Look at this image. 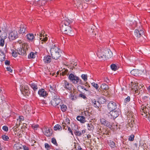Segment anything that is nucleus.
<instances>
[{"instance_id":"1","label":"nucleus","mask_w":150,"mask_h":150,"mask_svg":"<svg viewBox=\"0 0 150 150\" xmlns=\"http://www.w3.org/2000/svg\"><path fill=\"white\" fill-rule=\"evenodd\" d=\"M69 21H62L60 25V30L64 34L70 36H73L72 31L71 27V25Z\"/></svg>"},{"instance_id":"2","label":"nucleus","mask_w":150,"mask_h":150,"mask_svg":"<svg viewBox=\"0 0 150 150\" xmlns=\"http://www.w3.org/2000/svg\"><path fill=\"white\" fill-rule=\"evenodd\" d=\"M21 93L24 96H28L30 94L29 85L28 83L22 84L20 86Z\"/></svg>"},{"instance_id":"3","label":"nucleus","mask_w":150,"mask_h":150,"mask_svg":"<svg viewBox=\"0 0 150 150\" xmlns=\"http://www.w3.org/2000/svg\"><path fill=\"white\" fill-rule=\"evenodd\" d=\"M68 79L70 81L74 84L77 85H82L83 84L81 80L79 79V77L72 74H71L69 75Z\"/></svg>"},{"instance_id":"4","label":"nucleus","mask_w":150,"mask_h":150,"mask_svg":"<svg viewBox=\"0 0 150 150\" xmlns=\"http://www.w3.org/2000/svg\"><path fill=\"white\" fill-rule=\"evenodd\" d=\"M82 115L84 116H78L76 119L81 123H84L86 121V119L89 115V113L87 112L84 111Z\"/></svg>"},{"instance_id":"5","label":"nucleus","mask_w":150,"mask_h":150,"mask_svg":"<svg viewBox=\"0 0 150 150\" xmlns=\"http://www.w3.org/2000/svg\"><path fill=\"white\" fill-rule=\"evenodd\" d=\"M60 51V50H57L56 51L52 50V52H50L52 58L56 60L58 59L60 56V55L59 54V52Z\"/></svg>"},{"instance_id":"6","label":"nucleus","mask_w":150,"mask_h":150,"mask_svg":"<svg viewBox=\"0 0 150 150\" xmlns=\"http://www.w3.org/2000/svg\"><path fill=\"white\" fill-rule=\"evenodd\" d=\"M117 105L116 103L113 101H111L108 105V108L109 110H114L117 108Z\"/></svg>"},{"instance_id":"7","label":"nucleus","mask_w":150,"mask_h":150,"mask_svg":"<svg viewBox=\"0 0 150 150\" xmlns=\"http://www.w3.org/2000/svg\"><path fill=\"white\" fill-rule=\"evenodd\" d=\"M61 101L59 98L57 96L55 98H54L51 101V103L53 106L56 107L57 105H59Z\"/></svg>"},{"instance_id":"8","label":"nucleus","mask_w":150,"mask_h":150,"mask_svg":"<svg viewBox=\"0 0 150 150\" xmlns=\"http://www.w3.org/2000/svg\"><path fill=\"white\" fill-rule=\"evenodd\" d=\"M104 50H102L100 49H99L97 51L96 54L97 56L99 58H102V60H104L105 59V52H104Z\"/></svg>"},{"instance_id":"9","label":"nucleus","mask_w":150,"mask_h":150,"mask_svg":"<svg viewBox=\"0 0 150 150\" xmlns=\"http://www.w3.org/2000/svg\"><path fill=\"white\" fill-rule=\"evenodd\" d=\"M2 30L4 32H5V29L4 28V29H2ZM4 36L1 35V36L0 35V46H3L4 44V39H5L7 38V35L6 33L4 32V33H3Z\"/></svg>"},{"instance_id":"10","label":"nucleus","mask_w":150,"mask_h":150,"mask_svg":"<svg viewBox=\"0 0 150 150\" xmlns=\"http://www.w3.org/2000/svg\"><path fill=\"white\" fill-rule=\"evenodd\" d=\"M16 51L18 54L19 55L23 56H25L26 55V50L23 48V46H22V47H21L18 48Z\"/></svg>"},{"instance_id":"11","label":"nucleus","mask_w":150,"mask_h":150,"mask_svg":"<svg viewBox=\"0 0 150 150\" xmlns=\"http://www.w3.org/2000/svg\"><path fill=\"white\" fill-rule=\"evenodd\" d=\"M64 85L63 86L67 90H71L72 88V84L68 82L66 80H64Z\"/></svg>"},{"instance_id":"12","label":"nucleus","mask_w":150,"mask_h":150,"mask_svg":"<svg viewBox=\"0 0 150 150\" xmlns=\"http://www.w3.org/2000/svg\"><path fill=\"white\" fill-rule=\"evenodd\" d=\"M104 52L105 55V59H109L112 56V53L110 50L107 49L106 50H104Z\"/></svg>"},{"instance_id":"13","label":"nucleus","mask_w":150,"mask_h":150,"mask_svg":"<svg viewBox=\"0 0 150 150\" xmlns=\"http://www.w3.org/2000/svg\"><path fill=\"white\" fill-rule=\"evenodd\" d=\"M144 34V31L142 30L136 29L134 32V35L137 38H139Z\"/></svg>"},{"instance_id":"14","label":"nucleus","mask_w":150,"mask_h":150,"mask_svg":"<svg viewBox=\"0 0 150 150\" xmlns=\"http://www.w3.org/2000/svg\"><path fill=\"white\" fill-rule=\"evenodd\" d=\"M38 94L40 96L46 97L48 95V93L47 91H45L44 89L42 88L39 89L38 92Z\"/></svg>"},{"instance_id":"15","label":"nucleus","mask_w":150,"mask_h":150,"mask_svg":"<svg viewBox=\"0 0 150 150\" xmlns=\"http://www.w3.org/2000/svg\"><path fill=\"white\" fill-rule=\"evenodd\" d=\"M111 116L112 117L113 119H115L119 115V112L117 110L110 111L109 113Z\"/></svg>"},{"instance_id":"16","label":"nucleus","mask_w":150,"mask_h":150,"mask_svg":"<svg viewBox=\"0 0 150 150\" xmlns=\"http://www.w3.org/2000/svg\"><path fill=\"white\" fill-rule=\"evenodd\" d=\"M99 100V101H96L95 99L92 100V104L94 107L99 108L100 105V102H99L100 101V100H103V102H105V99L103 98H100Z\"/></svg>"},{"instance_id":"17","label":"nucleus","mask_w":150,"mask_h":150,"mask_svg":"<svg viewBox=\"0 0 150 150\" xmlns=\"http://www.w3.org/2000/svg\"><path fill=\"white\" fill-rule=\"evenodd\" d=\"M140 86H139L137 83H134L132 85L131 89L132 90L134 91L135 93H138V90L140 89Z\"/></svg>"},{"instance_id":"18","label":"nucleus","mask_w":150,"mask_h":150,"mask_svg":"<svg viewBox=\"0 0 150 150\" xmlns=\"http://www.w3.org/2000/svg\"><path fill=\"white\" fill-rule=\"evenodd\" d=\"M100 122L101 124L105 126L108 127H109L110 126V122L104 118H102L100 119Z\"/></svg>"},{"instance_id":"19","label":"nucleus","mask_w":150,"mask_h":150,"mask_svg":"<svg viewBox=\"0 0 150 150\" xmlns=\"http://www.w3.org/2000/svg\"><path fill=\"white\" fill-rule=\"evenodd\" d=\"M52 59L50 56L47 55L44 57L43 61L45 63H50Z\"/></svg>"},{"instance_id":"20","label":"nucleus","mask_w":150,"mask_h":150,"mask_svg":"<svg viewBox=\"0 0 150 150\" xmlns=\"http://www.w3.org/2000/svg\"><path fill=\"white\" fill-rule=\"evenodd\" d=\"M45 132L44 134L47 137H50L52 135V132L51 129L46 128Z\"/></svg>"},{"instance_id":"21","label":"nucleus","mask_w":150,"mask_h":150,"mask_svg":"<svg viewBox=\"0 0 150 150\" xmlns=\"http://www.w3.org/2000/svg\"><path fill=\"white\" fill-rule=\"evenodd\" d=\"M46 1L44 0H39L37 2H36L35 4L38 6H43L45 5Z\"/></svg>"},{"instance_id":"22","label":"nucleus","mask_w":150,"mask_h":150,"mask_svg":"<svg viewBox=\"0 0 150 150\" xmlns=\"http://www.w3.org/2000/svg\"><path fill=\"white\" fill-rule=\"evenodd\" d=\"M26 37L28 40L31 42H32L35 38L34 35L33 33H29L27 34Z\"/></svg>"},{"instance_id":"23","label":"nucleus","mask_w":150,"mask_h":150,"mask_svg":"<svg viewBox=\"0 0 150 150\" xmlns=\"http://www.w3.org/2000/svg\"><path fill=\"white\" fill-rule=\"evenodd\" d=\"M29 85L34 91H35L38 90V88L37 84L32 82L30 83Z\"/></svg>"},{"instance_id":"24","label":"nucleus","mask_w":150,"mask_h":150,"mask_svg":"<svg viewBox=\"0 0 150 150\" xmlns=\"http://www.w3.org/2000/svg\"><path fill=\"white\" fill-rule=\"evenodd\" d=\"M78 96L76 93H71L70 95L69 96L70 98L72 100H76Z\"/></svg>"},{"instance_id":"25","label":"nucleus","mask_w":150,"mask_h":150,"mask_svg":"<svg viewBox=\"0 0 150 150\" xmlns=\"http://www.w3.org/2000/svg\"><path fill=\"white\" fill-rule=\"evenodd\" d=\"M9 37L10 39L13 40L17 38L18 35L16 33L15 34L13 33L12 32L9 34Z\"/></svg>"},{"instance_id":"26","label":"nucleus","mask_w":150,"mask_h":150,"mask_svg":"<svg viewBox=\"0 0 150 150\" xmlns=\"http://www.w3.org/2000/svg\"><path fill=\"white\" fill-rule=\"evenodd\" d=\"M100 87L102 89L105 91H107L109 88L108 86L105 83H103L101 85Z\"/></svg>"},{"instance_id":"27","label":"nucleus","mask_w":150,"mask_h":150,"mask_svg":"<svg viewBox=\"0 0 150 150\" xmlns=\"http://www.w3.org/2000/svg\"><path fill=\"white\" fill-rule=\"evenodd\" d=\"M61 110L63 112H65L67 109V106L64 104L60 105Z\"/></svg>"},{"instance_id":"28","label":"nucleus","mask_w":150,"mask_h":150,"mask_svg":"<svg viewBox=\"0 0 150 150\" xmlns=\"http://www.w3.org/2000/svg\"><path fill=\"white\" fill-rule=\"evenodd\" d=\"M129 126L131 127V129L132 130H134V127H136V125L134 121L133 120L131 121V122L129 123Z\"/></svg>"},{"instance_id":"29","label":"nucleus","mask_w":150,"mask_h":150,"mask_svg":"<svg viewBox=\"0 0 150 150\" xmlns=\"http://www.w3.org/2000/svg\"><path fill=\"white\" fill-rule=\"evenodd\" d=\"M88 129L90 131H93L94 129V127L91 123H88L87 124Z\"/></svg>"},{"instance_id":"30","label":"nucleus","mask_w":150,"mask_h":150,"mask_svg":"<svg viewBox=\"0 0 150 150\" xmlns=\"http://www.w3.org/2000/svg\"><path fill=\"white\" fill-rule=\"evenodd\" d=\"M51 46V47L50 50V52H52V50L56 51H57V50H60L58 47L55 44L54 45L53 44H52Z\"/></svg>"},{"instance_id":"31","label":"nucleus","mask_w":150,"mask_h":150,"mask_svg":"<svg viewBox=\"0 0 150 150\" xmlns=\"http://www.w3.org/2000/svg\"><path fill=\"white\" fill-rule=\"evenodd\" d=\"M131 74L134 76H137L139 74L138 70L135 69L132 70L131 71Z\"/></svg>"},{"instance_id":"32","label":"nucleus","mask_w":150,"mask_h":150,"mask_svg":"<svg viewBox=\"0 0 150 150\" xmlns=\"http://www.w3.org/2000/svg\"><path fill=\"white\" fill-rule=\"evenodd\" d=\"M74 148L76 150H83L78 143H75Z\"/></svg>"},{"instance_id":"33","label":"nucleus","mask_w":150,"mask_h":150,"mask_svg":"<svg viewBox=\"0 0 150 150\" xmlns=\"http://www.w3.org/2000/svg\"><path fill=\"white\" fill-rule=\"evenodd\" d=\"M26 26H21L20 28V31L21 34H23L26 31Z\"/></svg>"},{"instance_id":"34","label":"nucleus","mask_w":150,"mask_h":150,"mask_svg":"<svg viewBox=\"0 0 150 150\" xmlns=\"http://www.w3.org/2000/svg\"><path fill=\"white\" fill-rule=\"evenodd\" d=\"M72 130L74 131V133L76 135L79 137H80L81 136V132L76 131V129H74L73 128H72Z\"/></svg>"},{"instance_id":"35","label":"nucleus","mask_w":150,"mask_h":150,"mask_svg":"<svg viewBox=\"0 0 150 150\" xmlns=\"http://www.w3.org/2000/svg\"><path fill=\"white\" fill-rule=\"evenodd\" d=\"M54 129L55 130L60 131L62 130V127L59 125L57 124L54 127Z\"/></svg>"},{"instance_id":"36","label":"nucleus","mask_w":150,"mask_h":150,"mask_svg":"<svg viewBox=\"0 0 150 150\" xmlns=\"http://www.w3.org/2000/svg\"><path fill=\"white\" fill-rule=\"evenodd\" d=\"M101 133L103 134L106 135H109L110 133V132L109 131L106 130V129H103V130L101 131Z\"/></svg>"},{"instance_id":"37","label":"nucleus","mask_w":150,"mask_h":150,"mask_svg":"<svg viewBox=\"0 0 150 150\" xmlns=\"http://www.w3.org/2000/svg\"><path fill=\"white\" fill-rule=\"evenodd\" d=\"M35 57V55L33 52H31L30 54L28 56V58H34Z\"/></svg>"},{"instance_id":"38","label":"nucleus","mask_w":150,"mask_h":150,"mask_svg":"<svg viewBox=\"0 0 150 150\" xmlns=\"http://www.w3.org/2000/svg\"><path fill=\"white\" fill-rule=\"evenodd\" d=\"M81 77L84 81L86 82L87 80V76L86 74H83L81 75Z\"/></svg>"},{"instance_id":"39","label":"nucleus","mask_w":150,"mask_h":150,"mask_svg":"<svg viewBox=\"0 0 150 150\" xmlns=\"http://www.w3.org/2000/svg\"><path fill=\"white\" fill-rule=\"evenodd\" d=\"M111 68L114 71H116L117 69V67L116 65L114 64H112L111 65Z\"/></svg>"},{"instance_id":"40","label":"nucleus","mask_w":150,"mask_h":150,"mask_svg":"<svg viewBox=\"0 0 150 150\" xmlns=\"http://www.w3.org/2000/svg\"><path fill=\"white\" fill-rule=\"evenodd\" d=\"M2 139L6 141H8L9 139V137L5 134L2 135L1 136Z\"/></svg>"},{"instance_id":"41","label":"nucleus","mask_w":150,"mask_h":150,"mask_svg":"<svg viewBox=\"0 0 150 150\" xmlns=\"http://www.w3.org/2000/svg\"><path fill=\"white\" fill-rule=\"evenodd\" d=\"M17 50H16L12 53V54L13 57H16L18 56V52H17Z\"/></svg>"},{"instance_id":"42","label":"nucleus","mask_w":150,"mask_h":150,"mask_svg":"<svg viewBox=\"0 0 150 150\" xmlns=\"http://www.w3.org/2000/svg\"><path fill=\"white\" fill-rule=\"evenodd\" d=\"M134 135L133 134H131L129 137L128 140L129 141H132L134 140Z\"/></svg>"},{"instance_id":"43","label":"nucleus","mask_w":150,"mask_h":150,"mask_svg":"<svg viewBox=\"0 0 150 150\" xmlns=\"http://www.w3.org/2000/svg\"><path fill=\"white\" fill-rule=\"evenodd\" d=\"M52 142L55 145L57 146L58 144L56 140L54 138H53L52 139Z\"/></svg>"},{"instance_id":"44","label":"nucleus","mask_w":150,"mask_h":150,"mask_svg":"<svg viewBox=\"0 0 150 150\" xmlns=\"http://www.w3.org/2000/svg\"><path fill=\"white\" fill-rule=\"evenodd\" d=\"M68 127L66 123H62V127H63V129H65V130H67V128H68V127Z\"/></svg>"},{"instance_id":"45","label":"nucleus","mask_w":150,"mask_h":150,"mask_svg":"<svg viewBox=\"0 0 150 150\" xmlns=\"http://www.w3.org/2000/svg\"><path fill=\"white\" fill-rule=\"evenodd\" d=\"M92 86L95 88L96 89H97L98 88L99 86L98 84L94 82H93L91 83Z\"/></svg>"},{"instance_id":"46","label":"nucleus","mask_w":150,"mask_h":150,"mask_svg":"<svg viewBox=\"0 0 150 150\" xmlns=\"http://www.w3.org/2000/svg\"><path fill=\"white\" fill-rule=\"evenodd\" d=\"M83 0H76V5L79 6L81 5Z\"/></svg>"},{"instance_id":"47","label":"nucleus","mask_w":150,"mask_h":150,"mask_svg":"<svg viewBox=\"0 0 150 150\" xmlns=\"http://www.w3.org/2000/svg\"><path fill=\"white\" fill-rule=\"evenodd\" d=\"M68 72V70L67 69H65L64 71H62L61 73L60 74H62V75L63 76L67 74Z\"/></svg>"},{"instance_id":"48","label":"nucleus","mask_w":150,"mask_h":150,"mask_svg":"<svg viewBox=\"0 0 150 150\" xmlns=\"http://www.w3.org/2000/svg\"><path fill=\"white\" fill-rule=\"evenodd\" d=\"M24 150H30L29 147L25 145H24L22 146Z\"/></svg>"},{"instance_id":"49","label":"nucleus","mask_w":150,"mask_h":150,"mask_svg":"<svg viewBox=\"0 0 150 150\" xmlns=\"http://www.w3.org/2000/svg\"><path fill=\"white\" fill-rule=\"evenodd\" d=\"M110 146L112 148H114L115 146V143L113 141L111 142L110 143Z\"/></svg>"},{"instance_id":"50","label":"nucleus","mask_w":150,"mask_h":150,"mask_svg":"<svg viewBox=\"0 0 150 150\" xmlns=\"http://www.w3.org/2000/svg\"><path fill=\"white\" fill-rule=\"evenodd\" d=\"M79 97L83 98L84 99H86L87 98V97H86L85 95L84 94H83L82 93H81L79 95Z\"/></svg>"},{"instance_id":"51","label":"nucleus","mask_w":150,"mask_h":150,"mask_svg":"<svg viewBox=\"0 0 150 150\" xmlns=\"http://www.w3.org/2000/svg\"><path fill=\"white\" fill-rule=\"evenodd\" d=\"M3 129L5 132L8 131V127L6 126H4L2 127Z\"/></svg>"},{"instance_id":"52","label":"nucleus","mask_w":150,"mask_h":150,"mask_svg":"<svg viewBox=\"0 0 150 150\" xmlns=\"http://www.w3.org/2000/svg\"><path fill=\"white\" fill-rule=\"evenodd\" d=\"M31 142H32V143L33 144H32L31 145V146H34L35 147L36 146H36V145L35 144H34V143L35 144V143H37V142L35 140L32 139L31 140Z\"/></svg>"},{"instance_id":"53","label":"nucleus","mask_w":150,"mask_h":150,"mask_svg":"<svg viewBox=\"0 0 150 150\" xmlns=\"http://www.w3.org/2000/svg\"><path fill=\"white\" fill-rule=\"evenodd\" d=\"M45 148L47 150L50 149V146L48 144L45 143Z\"/></svg>"},{"instance_id":"54","label":"nucleus","mask_w":150,"mask_h":150,"mask_svg":"<svg viewBox=\"0 0 150 150\" xmlns=\"http://www.w3.org/2000/svg\"><path fill=\"white\" fill-rule=\"evenodd\" d=\"M72 129H71V128L70 127H69L68 128V130L69 132H70L72 135H74V134L73 133V132L72 131Z\"/></svg>"},{"instance_id":"55","label":"nucleus","mask_w":150,"mask_h":150,"mask_svg":"<svg viewBox=\"0 0 150 150\" xmlns=\"http://www.w3.org/2000/svg\"><path fill=\"white\" fill-rule=\"evenodd\" d=\"M146 107V106H145L144 104L142 105L140 108V111L142 112V111Z\"/></svg>"},{"instance_id":"56","label":"nucleus","mask_w":150,"mask_h":150,"mask_svg":"<svg viewBox=\"0 0 150 150\" xmlns=\"http://www.w3.org/2000/svg\"><path fill=\"white\" fill-rule=\"evenodd\" d=\"M130 98L129 96H128L127 98L125 99V101L126 103L129 102L130 101Z\"/></svg>"},{"instance_id":"57","label":"nucleus","mask_w":150,"mask_h":150,"mask_svg":"<svg viewBox=\"0 0 150 150\" xmlns=\"http://www.w3.org/2000/svg\"><path fill=\"white\" fill-rule=\"evenodd\" d=\"M49 90L51 92H53L55 91L54 89V88H53V87L51 85L50 86V88L49 89Z\"/></svg>"},{"instance_id":"58","label":"nucleus","mask_w":150,"mask_h":150,"mask_svg":"<svg viewBox=\"0 0 150 150\" xmlns=\"http://www.w3.org/2000/svg\"><path fill=\"white\" fill-rule=\"evenodd\" d=\"M10 61L8 60H6L5 62V63L6 65H9L10 64Z\"/></svg>"},{"instance_id":"59","label":"nucleus","mask_w":150,"mask_h":150,"mask_svg":"<svg viewBox=\"0 0 150 150\" xmlns=\"http://www.w3.org/2000/svg\"><path fill=\"white\" fill-rule=\"evenodd\" d=\"M43 38L41 40V41L46 42L47 40V38L46 37H44V36H43Z\"/></svg>"},{"instance_id":"60","label":"nucleus","mask_w":150,"mask_h":150,"mask_svg":"<svg viewBox=\"0 0 150 150\" xmlns=\"http://www.w3.org/2000/svg\"><path fill=\"white\" fill-rule=\"evenodd\" d=\"M104 81L106 82L107 83H108L109 82V80L107 77H104Z\"/></svg>"},{"instance_id":"61","label":"nucleus","mask_w":150,"mask_h":150,"mask_svg":"<svg viewBox=\"0 0 150 150\" xmlns=\"http://www.w3.org/2000/svg\"><path fill=\"white\" fill-rule=\"evenodd\" d=\"M6 69L8 71H9L11 72H12V69H11V68L10 67H7L6 68Z\"/></svg>"},{"instance_id":"62","label":"nucleus","mask_w":150,"mask_h":150,"mask_svg":"<svg viewBox=\"0 0 150 150\" xmlns=\"http://www.w3.org/2000/svg\"><path fill=\"white\" fill-rule=\"evenodd\" d=\"M32 128L35 129L38 128L39 127V125H33L32 126Z\"/></svg>"},{"instance_id":"63","label":"nucleus","mask_w":150,"mask_h":150,"mask_svg":"<svg viewBox=\"0 0 150 150\" xmlns=\"http://www.w3.org/2000/svg\"><path fill=\"white\" fill-rule=\"evenodd\" d=\"M19 119L20 120H24V117L22 116H19Z\"/></svg>"},{"instance_id":"64","label":"nucleus","mask_w":150,"mask_h":150,"mask_svg":"<svg viewBox=\"0 0 150 150\" xmlns=\"http://www.w3.org/2000/svg\"><path fill=\"white\" fill-rule=\"evenodd\" d=\"M41 103L43 104H47V103L46 102L45 100H42L41 101Z\"/></svg>"}]
</instances>
